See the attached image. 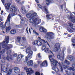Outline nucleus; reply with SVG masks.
<instances>
[{
    "mask_svg": "<svg viewBox=\"0 0 75 75\" xmlns=\"http://www.w3.org/2000/svg\"><path fill=\"white\" fill-rule=\"evenodd\" d=\"M30 13H28L26 14V17L28 18L33 19H30L29 20V22L31 23H32V24H38V23H40L41 22V19L37 18L34 19V18L35 17L36 15H37V13L34 12L33 13V11H30Z\"/></svg>",
    "mask_w": 75,
    "mask_h": 75,
    "instance_id": "nucleus-1",
    "label": "nucleus"
},
{
    "mask_svg": "<svg viewBox=\"0 0 75 75\" xmlns=\"http://www.w3.org/2000/svg\"><path fill=\"white\" fill-rule=\"evenodd\" d=\"M49 58L51 62L52 65H53L54 67H53L52 69L53 70L55 71L56 73H58V71H59V69H58L56 67V66L57 65V63L59 65L60 68L62 72V66L60 63L58 62V61L56 60H55L52 59V55H50L49 56Z\"/></svg>",
    "mask_w": 75,
    "mask_h": 75,
    "instance_id": "nucleus-2",
    "label": "nucleus"
},
{
    "mask_svg": "<svg viewBox=\"0 0 75 75\" xmlns=\"http://www.w3.org/2000/svg\"><path fill=\"white\" fill-rule=\"evenodd\" d=\"M9 37L8 36H5V40L2 42L0 43V45H2V48H5L6 50H9L10 48H12L13 46L11 45H8L6 44H8L9 42Z\"/></svg>",
    "mask_w": 75,
    "mask_h": 75,
    "instance_id": "nucleus-3",
    "label": "nucleus"
},
{
    "mask_svg": "<svg viewBox=\"0 0 75 75\" xmlns=\"http://www.w3.org/2000/svg\"><path fill=\"white\" fill-rule=\"evenodd\" d=\"M11 18L10 14H9L8 16L7 19L5 23V25H3V24L4 23V22H2L0 23V27L1 29L2 30L4 29L6 26V24H7V25H10V21Z\"/></svg>",
    "mask_w": 75,
    "mask_h": 75,
    "instance_id": "nucleus-4",
    "label": "nucleus"
},
{
    "mask_svg": "<svg viewBox=\"0 0 75 75\" xmlns=\"http://www.w3.org/2000/svg\"><path fill=\"white\" fill-rule=\"evenodd\" d=\"M54 33L52 32H48L46 35L45 36V38H46L47 40H52V39L54 38Z\"/></svg>",
    "mask_w": 75,
    "mask_h": 75,
    "instance_id": "nucleus-5",
    "label": "nucleus"
},
{
    "mask_svg": "<svg viewBox=\"0 0 75 75\" xmlns=\"http://www.w3.org/2000/svg\"><path fill=\"white\" fill-rule=\"evenodd\" d=\"M11 50H9V51H7V54L8 55H9L7 56L6 58H5V57H6L5 55H2V59H4V60H6V59H7L8 61H9V59H10L11 60H12V56L10 54V53H11Z\"/></svg>",
    "mask_w": 75,
    "mask_h": 75,
    "instance_id": "nucleus-6",
    "label": "nucleus"
},
{
    "mask_svg": "<svg viewBox=\"0 0 75 75\" xmlns=\"http://www.w3.org/2000/svg\"><path fill=\"white\" fill-rule=\"evenodd\" d=\"M17 9L15 6H12L11 7V11L12 12L11 14V16H15L17 14L16 12H17Z\"/></svg>",
    "mask_w": 75,
    "mask_h": 75,
    "instance_id": "nucleus-7",
    "label": "nucleus"
},
{
    "mask_svg": "<svg viewBox=\"0 0 75 75\" xmlns=\"http://www.w3.org/2000/svg\"><path fill=\"white\" fill-rule=\"evenodd\" d=\"M24 69L26 70V72L27 73V75H30L33 73L34 72V71L33 70H32V69L30 68L29 69L27 68V67H24Z\"/></svg>",
    "mask_w": 75,
    "mask_h": 75,
    "instance_id": "nucleus-8",
    "label": "nucleus"
},
{
    "mask_svg": "<svg viewBox=\"0 0 75 75\" xmlns=\"http://www.w3.org/2000/svg\"><path fill=\"white\" fill-rule=\"evenodd\" d=\"M38 6L41 9H42L43 11H45V12L47 13H48V9H47V8L45 7H42V6L39 4H37Z\"/></svg>",
    "mask_w": 75,
    "mask_h": 75,
    "instance_id": "nucleus-9",
    "label": "nucleus"
},
{
    "mask_svg": "<svg viewBox=\"0 0 75 75\" xmlns=\"http://www.w3.org/2000/svg\"><path fill=\"white\" fill-rule=\"evenodd\" d=\"M26 39H25V38L23 37L22 38V40L21 42V44L23 45L24 47H26L27 46H26Z\"/></svg>",
    "mask_w": 75,
    "mask_h": 75,
    "instance_id": "nucleus-10",
    "label": "nucleus"
},
{
    "mask_svg": "<svg viewBox=\"0 0 75 75\" xmlns=\"http://www.w3.org/2000/svg\"><path fill=\"white\" fill-rule=\"evenodd\" d=\"M60 47L59 44V43H57L55 44L54 47V51L55 52H56L57 51H58Z\"/></svg>",
    "mask_w": 75,
    "mask_h": 75,
    "instance_id": "nucleus-11",
    "label": "nucleus"
},
{
    "mask_svg": "<svg viewBox=\"0 0 75 75\" xmlns=\"http://www.w3.org/2000/svg\"><path fill=\"white\" fill-rule=\"evenodd\" d=\"M41 41H42L43 43L42 44V50H44L46 48V47L45 46V41L41 39Z\"/></svg>",
    "mask_w": 75,
    "mask_h": 75,
    "instance_id": "nucleus-12",
    "label": "nucleus"
},
{
    "mask_svg": "<svg viewBox=\"0 0 75 75\" xmlns=\"http://www.w3.org/2000/svg\"><path fill=\"white\" fill-rule=\"evenodd\" d=\"M64 55L65 54H64V51H63L62 53V55H63V57H61V56L60 55H58L57 56V58H58V59H60L62 61H63V59H64Z\"/></svg>",
    "mask_w": 75,
    "mask_h": 75,
    "instance_id": "nucleus-13",
    "label": "nucleus"
},
{
    "mask_svg": "<svg viewBox=\"0 0 75 75\" xmlns=\"http://www.w3.org/2000/svg\"><path fill=\"white\" fill-rule=\"evenodd\" d=\"M75 63H73L72 64V67H69L68 69V70L69 71H75Z\"/></svg>",
    "mask_w": 75,
    "mask_h": 75,
    "instance_id": "nucleus-14",
    "label": "nucleus"
},
{
    "mask_svg": "<svg viewBox=\"0 0 75 75\" xmlns=\"http://www.w3.org/2000/svg\"><path fill=\"white\" fill-rule=\"evenodd\" d=\"M11 5V3H7L5 4V8L6 10H10V5Z\"/></svg>",
    "mask_w": 75,
    "mask_h": 75,
    "instance_id": "nucleus-15",
    "label": "nucleus"
},
{
    "mask_svg": "<svg viewBox=\"0 0 75 75\" xmlns=\"http://www.w3.org/2000/svg\"><path fill=\"white\" fill-rule=\"evenodd\" d=\"M60 65H61V66L62 67V72H63V69H62V68H63L64 69H68H68L69 68V66H65L63 65V63H61L60 64Z\"/></svg>",
    "mask_w": 75,
    "mask_h": 75,
    "instance_id": "nucleus-16",
    "label": "nucleus"
},
{
    "mask_svg": "<svg viewBox=\"0 0 75 75\" xmlns=\"http://www.w3.org/2000/svg\"><path fill=\"white\" fill-rule=\"evenodd\" d=\"M26 54H29L31 53V52H33V51L31 50V49L30 47H27V48L25 50Z\"/></svg>",
    "mask_w": 75,
    "mask_h": 75,
    "instance_id": "nucleus-17",
    "label": "nucleus"
},
{
    "mask_svg": "<svg viewBox=\"0 0 75 75\" xmlns=\"http://www.w3.org/2000/svg\"><path fill=\"white\" fill-rule=\"evenodd\" d=\"M11 29V26H9L8 27H6V31L7 33H8L10 30Z\"/></svg>",
    "mask_w": 75,
    "mask_h": 75,
    "instance_id": "nucleus-18",
    "label": "nucleus"
},
{
    "mask_svg": "<svg viewBox=\"0 0 75 75\" xmlns=\"http://www.w3.org/2000/svg\"><path fill=\"white\" fill-rule=\"evenodd\" d=\"M8 71V69L5 67H4L1 69V71H3V72H7Z\"/></svg>",
    "mask_w": 75,
    "mask_h": 75,
    "instance_id": "nucleus-19",
    "label": "nucleus"
},
{
    "mask_svg": "<svg viewBox=\"0 0 75 75\" xmlns=\"http://www.w3.org/2000/svg\"><path fill=\"white\" fill-rule=\"evenodd\" d=\"M27 64L28 66H33V60H30L28 61Z\"/></svg>",
    "mask_w": 75,
    "mask_h": 75,
    "instance_id": "nucleus-20",
    "label": "nucleus"
},
{
    "mask_svg": "<svg viewBox=\"0 0 75 75\" xmlns=\"http://www.w3.org/2000/svg\"><path fill=\"white\" fill-rule=\"evenodd\" d=\"M53 2V1L52 0H46V3L47 5L48 6L50 3H52Z\"/></svg>",
    "mask_w": 75,
    "mask_h": 75,
    "instance_id": "nucleus-21",
    "label": "nucleus"
},
{
    "mask_svg": "<svg viewBox=\"0 0 75 75\" xmlns=\"http://www.w3.org/2000/svg\"><path fill=\"white\" fill-rule=\"evenodd\" d=\"M42 66H44L46 67L48 66V64H47V61L45 60L43 62L42 64Z\"/></svg>",
    "mask_w": 75,
    "mask_h": 75,
    "instance_id": "nucleus-22",
    "label": "nucleus"
},
{
    "mask_svg": "<svg viewBox=\"0 0 75 75\" xmlns=\"http://www.w3.org/2000/svg\"><path fill=\"white\" fill-rule=\"evenodd\" d=\"M33 52H31V53H29L28 55V57L29 59H31L33 57Z\"/></svg>",
    "mask_w": 75,
    "mask_h": 75,
    "instance_id": "nucleus-23",
    "label": "nucleus"
},
{
    "mask_svg": "<svg viewBox=\"0 0 75 75\" xmlns=\"http://www.w3.org/2000/svg\"><path fill=\"white\" fill-rule=\"evenodd\" d=\"M40 31L41 32H43V33H46L47 32V30L45 29L42 28L40 29Z\"/></svg>",
    "mask_w": 75,
    "mask_h": 75,
    "instance_id": "nucleus-24",
    "label": "nucleus"
},
{
    "mask_svg": "<svg viewBox=\"0 0 75 75\" xmlns=\"http://www.w3.org/2000/svg\"><path fill=\"white\" fill-rule=\"evenodd\" d=\"M45 52L46 53H52V54H53L52 51L50 50L48 48H47L45 50Z\"/></svg>",
    "mask_w": 75,
    "mask_h": 75,
    "instance_id": "nucleus-25",
    "label": "nucleus"
},
{
    "mask_svg": "<svg viewBox=\"0 0 75 75\" xmlns=\"http://www.w3.org/2000/svg\"><path fill=\"white\" fill-rule=\"evenodd\" d=\"M16 33V30L15 29H12L10 31V33L11 34H14Z\"/></svg>",
    "mask_w": 75,
    "mask_h": 75,
    "instance_id": "nucleus-26",
    "label": "nucleus"
},
{
    "mask_svg": "<svg viewBox=\"0 0 75 75\" xmlns=\"http://www.w3.org/2000/svg\"><path fill=\"white\" fill-rule=\"evenodd\" d=\"M20 71V70L18 69V67H15L14 69V71L15 73H16V74H18V73H19V72Z\"/></svg>",
    "mask_w": 75,
    "mask_h": 75,
    "instance_id": "nucleus-27",
    "label": "nucleus"
},
{
    "mask_svg": "<svg viewBox=\"0 0 75 75\" xmlns=\"http://www.w3.org/2000/svg\"><path fill=\"white\" fill-rule=\"evenodd\" d=\"M23 57V56L22 54H19L18 55L17 60L18 61H20V60Z\"/></svg>",
    "mask_w": 75,
    "mask_h": 75,
    "instance_id": "nucleus-28",
    "label": "nucleus"
},
{
    "mask_svg": "<svg viewBox=\"0 0 75 75\" xmlns=\"http://www.w3.org/2000/svg\"><path fill=\"white\" fill-rule=\"evenodd\" d=\"M22 14H25L26 12H27V11H26V10L25 9V8L24 7H22Z\"/></svg>",
    "mask_w": 75,
    "mask_h": 75,
    "instance_id": "nucleus-29",
    "label": "nucleus"
},
{
    "mask_svg": "<svg viewBox=\"0 0 75 75\" xmlns=\"http://www.w3.org/2000/svg\"><path fill=\"white\" fill-rule=\"evenodd\" d=\"M46 18L47 20H50V19H51V18L52 17V15L50 14L49 15H46Z\"/></svg>",
    "mask_w": 75,
    "mask_h": 75,
    "instance_id": "nucleus-30",
    "label": "nucleus"
},
{
    "mask_svg": "<svg viewBox=\"0 0 75 75\" xmlns=\"http://www.w3.org/2000/svg\"><path fill=\"white\" fill-rule=\"evenodd\" d=\"M19 4H23L24 3V1H22L21 3H20V0H15Z\"/></svg>",
    "mask_w": 75,
    "mask_h": 75,
    "instance_id": "nucleus-31",
    "label": "nucleus"
},
{
    "mask_svg": "<svg viewBox=\"0 0 75 75\" xmlns=\"http://www.w3.org/2000/svg\"><path fill=\"white\" fill-rule=\"evenodd\" d=\"M67 58L68 59H69L70 61L73 59V57L70 55L68 56L67 57Z\"/></svg>",
    "mask_w": 75,
    "mask_h": 75,
    "instance_id": "nucleus-32",
    "label": "nucleus"
},
{
    "mask_svg": "<svg viewBox=\"0 0 75 75\" xmlns=\"http://www.w3.org/2000/svg\"><path fill=\"white\" fill-rule=\"evenodd\" d=\"M68 24L70 26V27H71V29H72L73 30H75V29L72 28V27H73V24H72V23H68Z\"/></svg>",
    "mask_w": 75,
    "mask_h": 75,
    "instance_id": "nucleus-33",
    "label": "nucleus"
},
{
    "mask_svg": "<svg viewBox=\"0 0 75 75\" xmlns=\"http://www.w3.org/2000/svg\"><path fill=\"white\" fill-rule=\"evenodd\" d=\"M6 52V50L5 49H4L2 50L1 51H0V53L1 55H2V54H4L5 52Z\"/></svg>",
    "mask_w": 75,
    "mask_h": 75,
    "instance_id": "nucleus-34",
    "label": "nucleus"
},
{
    "mask_svg": "<svg viewBox=\"0 0 75 75\" xmlns=\"http://www.w3.org/2000/svg\"><path fill=\"white\" fill-rule=\"evenodd\" d=\"M17 41L18 42H20L21 43V37H18L17 38Z\"/></svg>",
    "mask_w": 75,
    "mask_h": 75,
    "instance_id": "nucleus-35",
    "label": "nucleus"
},
{
    "mask_svg": "<svg viewBox=\"0 0 75 75\" xmlns=\"http://www.w3.org/2000/svg\"><path fill=\"white\" fill-rule=\"evenodd\" d=\"M12 70H13V69H9L8 72L7 74V75H11V73L12 72Z\"/></svg>",
    "mask_w": 75,
    "mask_h": 75,
    "instance_id": "nucleus-36",
    "label": "nucleus"
},
{
    "mask_svg": "<svg viewBox=\"0 0 75 75\" xmlns=\"http://www.w3.org/2000/svg\"><path fill=\"white\" fill-rule=\"evenodd\" d=\"M64 63L65 64H67V65H69V64H70L69 62L67 60H65L64 62Z\"/></svg>",
    "mask_w": 75,
    "mask_h": 75,
    "instance_id": "nucleus-37",
    "label": "nucleus"
},
{
    "mask_svg": "<svg viewBox=\"0 0 75 75\" xmlns=\"http://www.w3.org/2000/svg\"><path fill=\"white\" fill-rule=\"evenodd\" d=\"M20 18H21V24H23L24 23V20H23V18H21V16H20Z\"/></svg>",
    "mask_w": 75,
    "mask_h": 75,
    "instance_id": "nucleus-38",
    "label": "nucleus"
},
{
    "mask_svg": "<svg viewBox=\"0 0 75 75\" xmlns=\"http://www.w3.org/2000/svg\"><path fill=\"white\" fill-rule=\"evenodd\" d=\"M37 44L38 46H41L42 45V43L41 42L38 41Z\"/></svg>",
    "mask_w": 75,
    "mask_h": 75,
    "instance_id": "nucleus-39",
    "label": "nucleus"
},
{
    "mask_svg": "<svg viewBox=\"0 0 75 75\" xmlns=\"http://www.w3.org/2000/svg\"><path fill=\"white\" fill-rule=\"evenodd\" d=\"M3 16H0V23L1 22V21H3Z\"/></svg>",
    "mask_w": 75,
    "mask_h": 75,
    "instance_id": "nucleus-40",
    "label": "nucleus"
},
{
    "mask_svg": "<svg viewBox=\"0 0 75 75\" xmlns=\"http://www.w3.org/2000/svg\"><path fill=\"white\" fill-rule=\"evenodd\" d=\"M28 58L27 57H25V60H24V62H27L28 61Z\"/></svg>",
    "mask_w": 75,
    "mask_h": 75,
    "instance_id": "nucleus-41",
    "label": "nucleus"
},
{
    "mask_svg": "<svg viewBox=\"0 0 75 75\" xmlns=\"http://www.w3.org/2000/svg\"><path fill=\"white\" fill-rule=\"evenodd\" d=\"M38 42V40L34 41L33 43V45H35V44H37Z\"/></svg>",
    "mask_w": 75,
    "mask_h": 75,
    "instance_id": "nucleus-42",
    "label": "nucleus"
},
{
    "mask_svg": "<svg viewBox=\"0 0 75 75\" xmlns=\"http://www.w3.org/2000/svg\"><path fill=\"white\" fill-rule=\"evenodd\" d=\"M68 31L69 32V33H72L73 32L72 30H71V29H68Z\"/></svg>",
    "mask_w": 75,
    "mask_h": 75,
    "instance_id": "nucleus-43",
    "label": "nucleus"
},
{
    "mask_svg": "<svg viewBox=\"0 0 75 75\" xmlns=\"http://www.w3.org/2000/svg\"><path fill=\"white\" fill-rule=\"evenodd\" d=\"M33 31L34 33H35V34H36V35H39V34H38V33L36 32V31L35 30H33Z\"/></svg>",
    "mask_w": 75,
    "mask_h": 75,
    "instance_id": "nucleus-44",
    "label": "nucleus"
},
{
    "mask_svg": "<svg viewBox=\"0 0 75 75\" xmlns=\"http://www.w3.org/2000/svg\"><path fill=\"white\" fill-rule=\"evenodd\" d=\"M35 74L36 75H40V72L37 71L35 73Z\"/></svg>",
    "mask_w": 75,
    "mask_h": 75,
    "instance_id": "nucleus-45",
    "label": "nucleus"
},
{
    "mask_svg": "<svg viewBox=\"0 0 75 75\" xmlns=\"http://www.w3.org/2000/svg\"><path fill=\"white\" fill-rule=\"evenodd\" d=\"M16 27L17 28H21V25H16Z\"/></svg>",
    "mask_w": 75,
    "mask_h": 75,
    "instance_id": "nucleus-46",
    "label": "nucleus"
},
{
    "mask_svg": "<svg viewBox=\"0 0 75 75\" xmlns=\"http://www.w3.org/2000/svg\"><path fill=\"white\" fill-rule=\"evenodd\" d=\"M37 56L38 57V58H40L41 57V55H40V53L38 54Z\"/></svg>",
    "mask_w": 75,
    "mask_h": 75,
    "instance_id": "nucleus-47",
    "label": "nucleus"
},
{
    "mask_svg": "<svg viewBox=\"0 0 75 75\" xmlns=\"http://www.w3.org/2000/svg\"><path fill=\"white\" fill-rule=\"evenodd\" d=\"M34 66H34V67L35 68H37V66H38L37 64H34Z\"/></svg>",
    "mask_w": 75,
    "mask_h": 75,
    "instance_id": "nucleus-48",
    "label": "nucleus"
},
{
    "mask_svg": "<svg viewBox=\"0 0 75 75\" xmlns=\"http://www.w3.org/2000/svg\"><path fill=\"white\" fill-rule=\"evenodd\" d=\"M72 42L74 43H75V39H72Z\"/></svg>",
    "mask_w": 75,
    "mask_h": 75,
    "instance_id": "nucleus-49",
    "label": "nucleus"
},
{
    "mask_svg": "<svg viewBox=\"0 0 75 75\" xmlns=\"http://www.w3.org/2000/svg\"><path fill=\"white\" fill-rule=\"evenodd\" d=\"M4 11L3 10H2L1 12V14L3 15V13H4Z\"/></svg>",
    "mask_w": 75,
    "mask_h": 75,
    "instance_id": "nucleus-50",
    "label": "nucleus"
},
{
    "mask_svg": "<svg viewBox=\"0 0 75 75\" xmlns=\"http://www.w3.org/2000/svg\"><path fill=\"white\" fill-rule=\"evenodd\" d=\"M8 3H11V1H12V0H8Z\"/></svg>",
    "mask_w": 75,
    "mask_h": 75,
    "instance_id": "nucleus-51",
    "label": "nucleus"
},
{
    "mask_svg": "<svg viewBox=\"0 0 75 75\" xmlns=\"http://www.w3.org/2000/svg\"><path fill=\"white\" fill-rule=\"evenodd\" d=\"M65 72H66V74H67V75H68V73L69 72H68V71H67V70H65Z\"/></svg>",
    "mask_w": 75,
    "mask_h": 75,
    "instance_id": "nucleus-52",
    "label": "nucleus"
},
{
    "mask_svg": "<svg viewBox=\"0 0 75 75\" xmlns=\"http://www.w3.org/2000/svg\"><path fill=\"white\" fill-rule=\"evenodd\" d=\"M25 73H24V72H22L21 73V75H25Z\"/></svg>",
    "mask_w": 75,
    "mask_h": 75,
    "instance_id": "nucleus-53",
    "label": "nucleus"
},
{
    "mask_svg": "<svg viewBox=\"0 0 75 75\" xmlns=\"http://www.w3.org/2000/svg\"><path fill=\"white\" fill-rule=\"evenodd\" d=\"M13 55L15 57H16V56H17V54H16V53H15V54H14Z\"/></svg>",
    "mask_w": 75,
    "mask_h": 75,
    "instance_id": "nucleus-54",
    "label": "nucleus"
},
{
    "mask_svg": "<svg viewBox=\"0 0 75 75\" xmlns=\"http://www.w3.org/2000/svg\"><path fill=\"white\" fill-rule=\"evenodd\" d=\"M24 29H25V28H24V27H23L22 28V31H24Z\"/></svg>",
    "mask_w": 75,
    "mask_h": 75,
    "instance_id": "nucleus-55",
    "label": "nucleus"
},
{
    "mask_svg": "<svg viewBox=\"0 0 75 75\" xmlns=\"http://www.w3.org/2000/svg\"><path fill=\"white\" fill-rule=\"evenodd\" d=\"M1 1L3 4H4V0H1Z\"/></svg>",
    "mask_w": 75,
    "mask_h": 75,
    "instance_id": "nucleus-56",
    "label": "nucleus"
},
{
    "mask_svg": "<svg viewBox=\"0 0 75 75\" xmlns=\"http://www.w3.org/2000/svg\"><path fill=\"white\" fill-rule=\"evenodd\" d=\"M38 0H35V1H36L37 3H39V2L38 1Z\"/></svg>",
    "mask_w": 75,
    "mask_h": 75,
    "instance_id": "nucleus-57",
    "label": "nucleus"
},
{
    "mask_svg": "<svg viewBox=\"0 0 75 75\" xmlns=\"http://www.w3.org/2000/svg\"><path fill=\"white\" fill-rule=\"evenodd\" d=\"M38 64H40V63H41V62L40 61H38Z\"/></svg>",
    "mask_w": 75,
    "mask_h": 75,
    "instance_id": "nucleus-58",
    "label": "nucleus"
},
{
    "mask_svg": "<svg viewBox=\"0 0 75 75\" xmlns=\"http://www.w3.org/2000/svg\"><path fill=\"white\" fill-rule=\"evenodd\" d=\"M47 43L48 46H49V47H50V45H49V44L48 43V42H47Z\"/></svg>",
    "mask_w": 75,
    "mask_h": 75,
    "instance_id": "nucleus-59",
    "label": "nucleus"
},
{
    "mask_svg": "<svg viewBox=\"0 0 75 75\" xmlns=\"http://www.w3.org/2000/svg\"><path fill=\"white\" fill-rule=\"evenodd\" d=\"M30 28H29V33H31V31H30Z\"/></svg>",
    "mask_w": 75,
    "mask_h": 75,
    "instance_id": "nucleus-60",
    "label": "nucleus"
},
{
    "mask_svg": "<svg viewBox=\"0 0 75 75\" xmlns=\"http://www.w3.org/2000/svg\"><path fill=\"white\" fill-rule=\"evenodd\" d=\"M68 37H71V35H68Z\"/></svg>",
    "mask_w": 75,
    "mask_h": 75,
    "instance_id": "nucleus-61",
    "label": "nucleus"
},
{
    "mask_svg": "<svg viewBox=\"0 0 75 75\" xmlns=\"http://www.w3.org/2000/svg\"><path fill=\"white\" fill-rule=\"evenodd\" d=\"M61 9H62L63 8V7L62 6H61Z\"/></svg>",
    "mask_w": 75,
    "mask_h": 75,
    "instance_id": "nucleus-62",
    "label": "nucleus"
},
{
    "mask_svg": "<svg viewBox=\"0 0 75 75\" xmlns=\"http://www.w3.org/2000/svg\"><path fill=\"white\" fill-rule=\"evenodd\" d=\"M72 45L73 46V47H74V46H75V45L74 44H72Z\"/></svg>",
    "mask_w": 75,
    "mask_h": 75,
    "instance_id": "nucleus-63",
    "label": "nucleus"
},
{
    "mask_svg": "<svg viewBox=\"0 0 75 75\" xmlns=\"http://www.w3.org/2000/svg\"><path fill=\"white\" fill-rule=\"evenodd\" d=\"M73 75H75V71H74L73 73Z\"/></svg>",
    "mask_w": 75,
    "mask_h": 75,
    "instance_id": "nucleus-64",
    "label": "nucleus"
}]
</instances>
